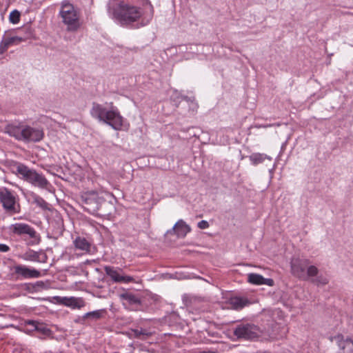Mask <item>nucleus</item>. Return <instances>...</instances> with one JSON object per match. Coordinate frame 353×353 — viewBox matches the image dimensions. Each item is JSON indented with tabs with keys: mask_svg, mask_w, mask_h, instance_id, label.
Masks as SVG:
<instances>
[{
	"mask_svg": "<svg viewBox=\"0 0 353 353\" xmlns=\"http://www.w3.org/2000/svg\"><path fill=\"white\" fill-rule=\"evenodd\" d=\"M233 333L237 339L252 340L259 336V327L254 324L241 323L236 327Z\"/></svg>",
	"mask_w": 353,
	"mask_h": 353,
	"instance_id": "6",
	"label": "nucleus"
},
{
	"mask_svg": "<svg viewBox=\"0 0 353 353\" xmlns=\"http://www.w3.org/2000/svg\"><path fill=\"white\" fill-rule=\"evenodd\" d=\"M37 285H43V283L42 281H39L37 282Z\"/></svg>",
	"mask_w": 353,
	"mask_h": 353,
	"instance_id": "33",
	"label": "nucleus"
},
{
	"mask_svg": "<svg viewBox=\"0 0 353 353\" xmlns=\"http://www.w3.org/2000/svg\"><path fill=\"white\" fill-rule=\"evenodd\" d=\"M84 204L86 205L85 208L89 212H95L98 210L104 201L103 196H100L96 192H90L83 196Z\"/></svg>",
	"mask_w": 353,
	"mask_h": 353,
	"instance_id": "8",
	"label": "nucleus"
},
{
	"mask_svg": "<svg viewBox=\"0 0 353 353\" xmlns=\"http://www.w3.org/2000/svg\"><path fill=\"white\" fill-rule=\"evenodd\" d=\"M60 15L68 30H77L79 26V14L74 6L68 2L62 3Z\"/></svg>",
	"mask_w": 353,
	"mask_h": 353,
	"instance_id": "4",
	"label": "nucleus"
},
{
	"mask_svg": "<svg viewBox=\"0 0 353 353\" xmlns=\"http://www.w3.org/2000/svg\"><path fill=\"white\" fill-rule=\"evenodd\" d=\"M328 278L325 274L319 273L317 268L310 265V285L324 286L328 283Z\"/></svg>",
	"mask_w": 353,
	"mask_h": 353,
	"instance_id": "13",
	"label": "nucleus"
},
{
	"mask_svg": "<svg viewBox=\"0 0 353 353\" xmlns=\"http://www.w3.org/2000/svg\"><path fill=\"white\" fill-rule=\"evenodd\" d=\"M122 299L127 301L129 303L134 304L139 303V299L133 294L126 292L121 295Z\"/></svg>",
	"mask_w": 353,
	"mask_h": 353,
	"instance_id": "26",
	"label": "nucleus"
},
{
	"mask_svg": "<svg viewBox=\"0 0 353 353\" xmlns=\"http://www.w3.org/2000/svg\"><path fill=\"white\" fill-rule=\"evenodd\" d=\"M200 353H216V352H213V351H203V352H201Z\"/></svg>",
	"mask_w": 353,
	"mask_h": 353,
	"instance_id": "32",
	"label": "nucleus"
},
{
	"mask_svg": "<svg viewBox=\"0 0 353 353\" xmlns=\"http://www.w3.org/2000/svg\"><path fill=\"white\" fill-rule=\"evenodd\" d=\"M10 250V248L8 245L3 243H0V252H7Z\"/></svg>",
	"mask_w": 353,
	"mask_h": 353,
	"instance_id": "31",
	"label": "nucleus"
},
{
	"mask_svg": "<svg viewBox=\"0 0 353 353\" xmlns=\"http://www.w3.org/2000/svg\"><path fill=\"white\" fill-rule=\"evenodd\" d=\"M22 259L28 261L41 262L40 254L34 250H28L20 256Z\"/></svg>",
	"mask_w": 353,
	"mask_h": 353,
	"instance_id": "22",
	"label": "nucleus"
},
{
	"mask_svg": "<svg viewBox=\"0 0 353 353\" xmlns=\"http://www.w3.org/2000/svg\"><path fill=\"white\" fill-rule=\"evenodd\" d=\"M20 17H21L20 12L18 10H12L10 13L9 20H10V23H12L13 24H17L19 22Z\"/></svg>",
	"mask_w": 353,
	"mask_h": 353,
	"instance_id": "28",
	"label": "nucleus"
},
{
	"mask_svg": "<svg viewBox=\"0 0 353 353\" xmlns=\"http://www.w3.org/2000/svg\"><path fill=\"white\" fill-rule=\"evenodd\" d=\"M29 196L32 200V203L36 204L42 210L49 209V204L42 197L36 193L31 192L29 193Z\"/></svg>",
	"mask_w": 353,
	"mask_h": 353,
	"instance_id": "20",
	"label": "nucleus"
},
{
	"mask_svg": "<svg viewBox=\"0 0 353 353\" xmlns=\"http://www.w3.org/2000/svg\"><path fill=\"white\" fill-rule=\"evenodd\" d=\"M101 317V312L99 310H97V311H93V312H90L85 313L83 316L82 318L83 320H85L87 319H92L97 320V319H99Z\"/></svg>",
	"mask_w": 353,
	"mask_h": 353,
	"instance_id": "27",
	"label": "nucleus"
},
{
	"mask_svg": "<svg viewBox=\"0 0 353 353\" xmlns=\"http://www.w3.org/2000/svg\"><path fill=\"white\" fill-rule=\"evenodd\" d=\"M266 156L261 153H254L250 156V160L254 165L263 163Z\"/></svg>",
	"mask_w": 353,
	"mask_h": 353,
	"instance_id": "25",
	"label": "nucleus"
},
{
	"mask_svg": "<svg viewBox=\"0 0 353 353\" xmlns=\"http://www.w3.org/2000/svg\"><path fill=\"white\" fill-rule=\"evenodd\" d=\"M23 125H8L5 132L10 136L14 137L18 141H21Z\"/></svg>",
	"mask_w": 353,
	"mask_h": 353,
	"instance_id": "18",
	"label": "nucleus"
},
{
	"mask_svg": "<svg viewBox=\"0 0 353 353\" xmlns=\"http://www.w3.org/2000/svg\"><path fill=\"white\" fill-rule=\"evenodd\" d=\"M230 303L235 310H241L250 304V301L246 298L234 297L231 299Z\"/></svg>",
	"mask_w": 353,
	"mask_h": 353,
	"instance_id": "23",
	"label": "nucleus"
},
{
	"mask_svg": "<svg viewBox=\"0 0 353 353\" xmlns=\"http://www.w3.org/2000/svg\"><path fill=\"white\" fill-rule=\"evenodd\" d=\"M16 40H17V37L3 38L0 42V54L4 53Z\"/></svg>",
	"mask_w": 353,
	"mask_h": 353,
	"instance_id": "24",
	"label": "nucleus"
},
{
	"mask_svg": "<svg viewBox=\"0 0 353 353\" xmlns=\"http://www.w3.org/2000/svg\"><path fill=\"white\" fill-rule=\"evenodd\" d=\"M103 270L105 274L114 283H129L134 281L132 276L123 274V270L121 268L105 265Z\"/></svg>",
	"mask_w": 353,
	"mask_h": 353,
	"instance_id": "7",
	"label": "nucleus"
},
{
	"mask_svg": "<svg viewBox=\"0 0 353 353\" xmlns=\"http://www.w3.org/2000/svg\"><path fill=\"white\" fill-rule=\"evenodd\" d=\"M134 334L136 338H138L141 340L146 339V338L148 336V334L146 333L145 331L143 330H134Z\"/></svg>",
	"mask_w": 353,
	"mask_h": 353,
	"instance_id": "29",
	"label": "nucleus"
},
{
	"mask_svg": "<svg viewBox=\"0 0 353 353\" xmlns=\"http://www.w3.org/2000/svg\"><path fill=\"white\" fill-rule=\"evenodd\" d=\"M10 229L11 232L14 234L19 236L28 235L30 238H34L37 234L32 227L23 223H16L12 224Z\"/></svg>",
	"mask_w": 353,
	"mask_h": 353,
	"instance_id": "12",
	"label": "nucleus"
},
{
	"mask_svg": "<svg viewBox=\"0 0 353 353\" xmlns=\"http://www.w3.org/2000/svg\"><path fill=\"white\" fill-rule=\"evenodd\" d=\"M43 137V132L41 130L30 126H23L21 141L25 142H38Z\"/></svg>",
	"mask_w": 353,
	"mask_h": 353,
	"instance_id": "9",
	"label": "nucleus"
},
{
	"mask_svg": "<svg viewBox=\"0 0 353 353\" xmlns=\"http://www.w3.org/2000/svg\"><path fill=\"white\" fill-rule=\"evenodd\" d=\"M0 202L4 210L10 214H18L21 211L19 198L8 188L0 189Z\"/></svg>",
	"mask_w": 353,
	"mask_h": 353,
	"instance_id": "5",
	"label": "nucleus"
},
{
	"mask_svg": "<svg viewBox=\"0 0 353 353\" xmlns=\"http://www.w3.org/2000/svg\"><path fill=\"white\" fill-rule=\"evenodd\" d=\"M25 325L31 326V328L28 330L27 332L37 330L42 334H47L49 332V329L43 323L37 321H27L25 322Z\"/></svg>",
	"mask_w": 353,
	"mask_h": 353,
	"instance_id": "19",
	"label": "nucleus"
},
{
	"mask_svg": "<svg viewBox=\"0 0 353 353\" xmlns=\"http://www.w3.org/2000/svg\"><path fill=\"white\" fill-rule=\"evenodd\" d=\"M14 270L16 275L25 279L39 278L41 276L39 270L23 265H15Z\"/></svg>",
	"mask_w": 353,
	"mask_h": 353,
	"instance_id": "11",
	"label": "nucleus"
},
{
	"mask_svg": "<svg viewBox=\"0 0 353 353\" xmlns=\"http://www.w3.org/2000/svg\"><path fill=\"white\" fill-rule=\"evenodd\" d=\"M148 2V0H145ZM137 0H111L109 10L113 18L121 25H129L138 21L142 10L134 3Z\"/></svg>",
	"mask_w": 353,
	"mask_h": 353,
	"instance_id": "1",
	"label": "nucleus"
},
{
	"mask_svg": "<svg viewBox=\"0 0 353 353\" xmlns=\"http://www.w3.org/2000/svg\"><path fill=\"white\" fill-rule=\"evenodd\" d=\"M173 230L179 237H185L191 231V228L183 220H179L173 227Z\"/></svg>",
	"mask_w": 353,
	"mask_h": 353,
	"instance_id": "17",
	"label": "nucleus"
},
{
	"mask_svg": "<svg viewBox=\"0 0 353 353\" xmlns=\"http://www.w3.org/2000/svg\"><path fill=\"white\" fill-rule=\"evenodd\" d=\"M13 168L15 169L16 174L21 175L24 180L36 187L41 189H48V186L50 185L49 181L42 174L30 169L23 163H16Z\"/></svg>",
	"mask_w": 353,
	"mask_h": 353,
	"instance_id": "3",
	"label": "nucleus"
},
{
	"mask_svg": "<svg viewBox=\"0 0 353 353\" xmlns=\"http://www.w3.org/2000/svg\"><path fill=\"white\" fill-rule=\"evenodd\" d=\"M90 114L94 118L105 123L115 130H123L124 119L116 107L112 106L110 110H107L102 105L93 103Z\"/></svg>",
	"mask_w": 353,
	"mask_h": 353,
	"instance_id": "2",
	"label": "nucleus"
},
{
	"mask_svg": "<svg viewBox=\"0 0 353 353\" xmlns=\"http://www.w3.org/2000/svg\"><path fill=\"white\" fill-rule=\"evenodd\" d=\"M292 274L301 279L309 275V266L307 263L300 259H294L291 262Z\"/></svg>",
	"mask_w": 353,
	"mask_h": 353,
	"instance_id": "10",
	"label": "nucleus"
},
{
	"mask_svg": "<svg viewBox=\"0 0 353 353\" xmlns=\"http://www.w3.org/2000/svg\"><path fill=\"white\" fill-rule=\"evenodd\" d=\"M340 350L344 353H353V340L349 337L346 339L342 334L334 337Z\"/></svg>",
	"mask_w": 353,
	"mask_h": 353,
	"instance_id": "14",
	"label": "nucleus"
},
{
	"mask_svg": "<svg viewBox=\"0 0 353 353\" xmlns=\"http://www.w3.org/2000/svg\"><path fill=\"white\" fill-rule=\"evenodd\" d=\"M198 227L200 229H206L209 228V223L208 221L203 220L198 223Z\"/></svg>",
	"mask_w": 353,
	"mask_h": 353,
	"instance_id": "30",
	"label": "nucleus"
},
{
	"mask_svg": "<svg viewBox=\"0 0 353 353\" xmlns=\"http://www.w3.org/2000/svg\"><path fill=\"white\" fill-rule=\"evenodd\" d=\"M248 281L254 285H267L273 286L274 282L272 279H265L262 275L255 273H251L248 275Z\"/></svg>",
	"mask_w": 353,
	"mask_h": 353,
	"instance_id": "15",
	"label": "nucleus"
},
{
	"mask_svg": "<svg viewBox=\"0 0 353 353\" xmlns=\"http://www.w3.org/2000/svg\"><path fill=\"white\" fill-rule=\"evenodd\" d=\"M63 303L72 309H81L85 305V301L82 298H63Z\"/></svg>",
	"mask_w": 353,
	"mask_h": 353,
	"instance_id": "16",
	"label": "nucleus"
},
{
	"mask_svg": "<svg viewBox=\"0 0 353 353\" xmlns=\"http://www.w3.org/2000/svg\"><path fill=\"white\" fill-rule=\"evenodd\" d=\"M74 244L77 249L81 251L89 252L90 250V244L85 238L77 237L74 240Z\"/></svg>",
	"mask_w": 353,
	"mask_h": 353,
	"instance_id": "21",
	"label": "nucleus"
}]
</instances>
